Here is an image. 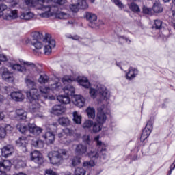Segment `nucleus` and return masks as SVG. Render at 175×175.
<instances>
[{
  "mask_svg": "<svg viewBox=\"0 0 175 175\" xmlns=\"http://www.w3.org/2000/svg\"><path fill=\"white\" fill-rule=\"evenodd\" d=\"M47 157L52 165H61L64 159L68 157V150L65 149H58L57 150L49 152Z\"/></svg>",
  "mask_w": 175,
  "mask_h": 175,
  "instance_id": "obj_3",
  "label": "nucleus"
},
{
  "mask_svg": "<svg viewBox=\"0 0 175 175\" xmlns=\"http://www.w3.org/2000/svg\"><path fill=\"white\" fill-rule=\"evenodd\" d=\"M51 113L55 116H59L62 113H65V107L61 105H56L53 107Z\"/></svg>",
  "mask_w": 175,
  "mask_h": 175,
  "instance_id": "obj_21",
  "label": "nucleus"
},
{
  "mask_svg": "<svg viewBox=\"0 0 175 175\" xmlns=\"http://www.w3.org/2000/svg\"><path fill=\"white\" fill-rule=\"evenodd\" d=\"M116 6H118V8L121 10L124 9V4L121 2V0H111Z\"/></svg>",
  "mask_w": 175,
  "mask_h": 175,
  "instance_id": "obj_51",
  "label": "nucleus"
},
{
  "mask_svg": "<svg viewBox=\"0 0 175 175\" xmlns=\"http://www.w3.org/2000/svg\"><path fill=\"white\" fill-rule=\"evenodd\" d=\"M4 15V18L9 20H14L18 17L17 14V10H12L10 8H8V5L1 3L0 4V17Z\"/></svg>",
  "mask_w": 175,
  "mask_h": 175,
  "instance_id": "obj_6",
  "label": "nucleus"
},
{
  "mask_svg": "<svg viewBox=\"0 0 175 175\" xmlns=\"http://www.w3.org/2000/svg\"><path fill=\"white\" fill-rule=\"evenodd\" d=\"M88 150V146H87V145L79 144L77 145L75 148V152L77 154V155H85V154H87Z\"/></svg>",
  "mask_w": 175,
  "mask_h": 175,
  "instance_id": "obj_17",
  "label": "nucleus"
},
{
  "mask_svg": "<svg viewBox=\"0 0 175 175\" xmlns=\"http://www.w3.org/2000/svg\"><path fill=\"white\" fill-rule=\"evenodd\" d=\"M64 131H63L62 133H59L57 134V136H58V137H59V139H61L62 137H64Z\"/></svg>",
  "mask_w": 175,
  "mask_h": 175,
  "instance_id": "obj_62",
  "label": "nucleus"
},
{
  "mask_svg": "<svg viewBox=\"0 0 175 175\" xmlns=\"http://www.w3.org/2000/svg\"><path fill=\"white\" fill-rule=\"evenodd\" d=\"M49 76L46 74H42L40 75V77L38 79V82L40 83V84H46V83H49Z\"/></svg>",
  "mask_w": 175,
  "mask_h": 175,
  "instance_id": "obj_34",
  "label": "nucleus"
},
{
  "mask_svg": "<svg viewBox=\"0 0 175 175\" xmlns=\"http://www.w3.org/2000/svg\"><path fill=\"white\" fill-rule=\"evenodd\" d=\"M94 125V122L92 120H86L83 124V127L85 129H88V128H91Z\"/></svg>",
  "mask_w": 175,
  "mask_h": 175,
  "instance_id": "obj_45",
  "label": "nucleus"
},
{
  "mask_svg": "<svg viewBox=\"0 0 175 175\" xmlns=\"http://www.w3.org/2000/svg\"><path fill=\"white\" fill-rule=\"evenodd\" d=\"M152 124H153L152 120H150L147 122L146 127L142 131V133L141 135V137H140L141 142H144L146 139H147V137H148V136L151 135V131H152Z\"/></svg>",
  "mask_w": 175,
  "mask_h": 175,
  "instance_id": "obj_10",
  "label": "nucleus"
},
{
  "mask_svg": "<svg viewBox=\"0 0 175 175\" xmlns=\"http://www.w3.org/2000/svg\"><path fill=\"white\" fill-rule=\"evenodd\" d=\"M81 8V5H79V3L77 4H71L70 5V10L72 13H77L79 12V9Z\"/></svg>",
  "mask_w": 175,
  "mask_h": 175,
  "instance_id": "obj_39",
  "label": "nucleus"
},
{
  "mask_svg": "<svg viewBox=\"0 0 175 175\" xmlns=\"http://www.w3.org/2000/svg\"><path fill=\"white\" fill-rule=\"evenodd\" d=\"M72 102L75 106H77V107H83L85 103V100L83 96L74 95Z\"/></svg>",
  "mask_w": 175,
  "mask_h": 175,
  "instance_id": "obj_14",
  "label": "nucleus"
},
{
  "mask_svg": "<svg viewBox=\"0 0 175 175\" xmlns=\"http://www.w3.org/2000/svg\"><path fill=\"white\" fill-rule=\"evenodd\" d=\"M10 68H12V70H16L17 72H20L21 73H24V72H27V67L30 68V69H33L34 70H37L38 68L35 64L31 62H24L21 61L20 64H10Z\"/></svg>",
  "mask_w": 175,
  "mask_h": 175,
  "instance_id": "obj_4",
  "label": "nucleus"
},
{
  "mask_svg": "<svg viewBox=\"0 0 175 175\" xmlns=\"http://www.w3.org/2000/svg\"><path fill=\"white\" fill-rule=\"evenodd\" d=\"M57 99L60 103H62L63 105H68V103H70V98H69V96H58L57 97Z\"/></svg>",
  "mask_w": 175,
  "mask_h": 175,
  "instance_id": "obj_28",
  "label": "nucleus"
},
{
  "mask_svg": "<svg viewBox=\"0 0 175 175\" xmlns=\"http://www.w3.org/2000/svg\"><path fill=\"white\" fill-rule=\"evenodd\" d=\"M75 175H85V170H84L83 168L77 167V168L75 169Z\"/></svg>",
  "mask_w": 175,
  "mask_h": 175,
  "instance_id": "obj_48",
  "label": "nucleus"
},
{
  "mask_svg": "<svg viewBox=\"0 0 175 175\" xmlns=\"http://www.w3.org/2000/svg\"><path fill=\"white\" fill-rule=\"evenodd\" d=\"M77 81H78L80 85L84 87V88H90V86L91 85L87 77H78Z\"/></svg>",
  "mask_w": 175,
  "mask_h": 175,
  "instance_id": "obj_23",
  "label": "nucleus"
},
{
  "mask_svg": "<svg viewBox=\"0 0 175 175\" xmlns=\"http://www.w3.org/2000/svg\"><path fill=\"white\" fill-rule=\"evenodd\" d=\"M142 12L144 14H148L149 16H152V9L144 6L142 8Z\"/></svg>",
  "mask_w": 175,
  "mask_h": 175,
  "instance_id": "obj_43",
  "label": "nucleus"
},
{
  "mask_svg": "<svg viewBox=\"0 0 175 175\" xmlns=\"http://www.w3.org/2000/svg\"><path fill=\"white\" fill-rule=\"evenodd\" d=\"M98 92H100V96L101 99L103 100H107L110 98V92L107 91L106 88L102 86L101 88H98Z\"/></svg>",
  "mask_w": 175,
  "mask_h": 175,
  "instance_id": "obj_20",
  "label": "nucleus"
},
{
  "mask_svg": "<svg viewBox=\"0 0 175 175\" xmlns=\"http://www.w3.org/2000/svg\"><path fill=\"white\" fill-rule=\"evenodd\" d=\"M5 118V115L3 113H0V121Z\"/></svg>",
  "mask_w": 175,
  "mask_h": 175,
  "instance_id": "obj_63",
  "label": "nucleus"
},
{
  "mask_svg": "<svg viewBox=\"0 0 175 175\" xmlns=\"http://www.w3.org/2000/svg\"><path fill=\"white\" fill-rule=\"evenodd\" d=\"M83 167H92V166H95V162L94 161L90 160V161H85L83 163Z\"/></svg>",
  "mask_w": 175,
  "mask_h": 175,
  "instance_id": "obj_47",
  "label": "nucleus"
},
{
  "mask_svg": "<svg viewBox=\"0 0 175 175\" xmlns=\"http://www.w3.org/2000/svg\"><path fill=\"white\" fill-rule=\"evenodd\" d=\"M88 155L91 159H96L97 158H99V154H98V152L96 151H91Z\"/></svg>",
  "mask_w": 175,
  "mask_h": 175,
  "instance_id": "obj_44",
  "label": "nucleus"
},
{
  "mask_svg": "<svg viewBox=\"0 0 175 175\" xmlns=\"http://www.w3.org/2000/svg\"><path fill=\"white\" fill-rule=\"evenodd\" d=\"M6 137V130L5 127L0 126V138L5 139Z\"/></svg>",
  "mask_w": 175,
  "mask_h": 175,
  "instance_id": "obj_50",
  "label": "nucleus"
},
{
  "mask_svg": "<svg viewBox=\"0 0 175 175\" xmlns=\"http://www.w3.org/2000/svg\"><path fill=\"white\" fill-rule=\"evenodd\" d=\"M139 73V71L137 69L130 67L129 68V72L126 74V79L127 80H132V79H135L136 76H137V74Z\"/></svg>",
  "mask_w": 175,
  "mask_h": 175,
  "instance_id": "obj_22",
  "label": "nucleus"
},
{
  "mask_svg": "<svg viewBox=\"0 0 175 175\" xmlns=\"http://www.w3.org/2000/svg\"><path fill=\"white\" fill-rule=\"evenodd\" d=\"M59 88V83H55L51 85L49 88H50L51 91H54L55 90H58Z\"/></svg>",
  "mask_w": 175,
  "mask_h": 175,
  "instance_id": "obj_54",
  "label": "nucleus"
},
{
  "mask_svg": "<svg viewBox=\"0 0 175 175\" xmlns=\"http://www.w3.org/2000/svg\"><path fill=\"white\" fill-rule=\"evenodd\" d=\"M20 18L21 20H31V18H33V13L31 12H22Z\"/></svg>",
  "mask_w": 175,
  "mask_h": 175,
  "instance_id": "obj_31",
  "label": "nucleus"
},
{
  "mask_svg": "<svg viewBox=\"0 0 175 175\" xmlns=\"http://www.w3.org/2000/svg\"><path fill=\"white\" fill-rule=\"evenodd\" d=\"M30 159L37 163V165H43V155L40 151L34 150L30 153Z\"/></svg>",
  "mask_w": 175,
  "mask_h": 175,
  "instance_id": "obj_11",
  "label": "nucleus"
},
{
  "mask_svg": "<svg viewBox=\"0 0 175 175\" xmlns=\"http://www.w3.org/2000/svg\"><path fill=\"white\" fill-rule=\"evenodd\" d=\"M40 91L41 94H44V99H49V100H54L55 97L54 96H49V94L51 91L50 88L46 86H41L40 87Z\"/></svg>",
  "mask_w": 175,
  "mask_h": 175,
  "instance_id": "obj_15",
  "label": "nucleus"
},
{
  "mask_svg": "<svg viewBox=\"0 0 175 175\" xmlns=\"http://www.w3.org/2000/svg\"><path fill=\"white\" fill-rule=\"evenodd\" d=\"M63 133H64V135H66V136H68L72 133V130H70V129L66 128L63 130Z\"/></svg>",
  "mask_w": 175,
  "mask_h": 175,
  "instance_id": "obj_56",
  "label": "nucleus"
},
{
  "mask_svg": "<svg viewBox=\"0 0 175 175\" xmlns=\"http://www.w3.org/2000/svg\"><path fill=\"white\" fill-rule=\"evenodd\" d=\"M81 162V160L79 157L76 156L72 159V166H77V165H80Z\"/></svg>",
  "mask_w": 175,
  "mask_h": 175,
  "instance_id": "obj_41",
  "label": "nucleus"
},
{
  "mask_svg": "<svg viewBox=\"0 0 175 175\" xmlns=\"http://www.w3.org/2000/svg\"><path fill=\"white\" fill-rule=\"evenodd\" d=\"M63 91L68 96H75V88L71 85H67L65 86Z\"/></svg>",
  "mask_w": 175,
  "mask_h": 175,
  "instance_id": "obj_24",
  "label": "nucleus"
},
{
  "mask_svg": "<svg viewBox=\"0 0 175 175\" xmlns=\"http://www.w3.org/2000/svg\"><path fill=\"white\" fill-rule=\"evenodd\" d=\"M10 96L13 100H15V102H23L24 100V94H23L21 91L12 92L10 93Z\"/></svg>",
  "mask_w": 175,
  "mask_h": 175,
  "instance_id": "obj_19",
  "label": "nucleus"
},
{
  "mask_svg": "<svg viewBox=\"0 0 175 175\" xmlns=\"http://www.w3.org/2000/svg\"><path fill=\"white\" fill-rule=\"evenodd\" d=\"M31 145L36 148H42L44 146V142H43L42 140L36 139V138H35L32 139Z\"/></svg>",
  "mask_w": 175,
  "mask_h": 175,
  "instance_id": "obj_29",
  "label": "nucleus"
},
{
  "mask_svg": "<svg viewBox=\"0 0 175 175\" xmlns=\"http://www.w3.org/2000/svg\"><path fill=\"white\" fill-rule=\"evenodd\" d=\"M55 3H57V5H65L67 2L66 0H53Z\"/></svg>",
  "mask_w": 175,
  "mask_h": 175,
  "instance_id": "obj_55",
  "label": "nucleus"
},
{
  "mask_svg": "<svg viewBox=\"0 0 175 175\" xmlns=\"http://www.w3.org/2000/svg\"><path fill=\"white\" fill-rule=\"evenodd\" d=\"M0 75L5 81L7 83H13L14 81V76L13 72L9 71L8 68L2 66L0 68Z\"/></svg>",
  "mask_w": 175,
  "mask_h": 175,
  "instance_id": "obj_8",
  "label": "nucleus"
},
{
  "mask_svg": "<svg viewBox=\"0 0 175 175\" xmlns=\"http://www.w3.org/2000/svg\"><path fill=\"white\" fill-rule=\"evenodd\" d=\"M102 126L103 124H100V123H98V122L93 124V132L94 133L100 132V131H102Z\"/></svg>",
  "mask_w": 175,
  "mask_h": 175,
  "instance_id": "obj_40",
  "label": "nucleus"
},
{
  "mask_svg": "<svg viewBox=\"0 0 175 175\" xmlns=\"http://www.w3.org/2000/svg\"><path fill=\"white\" fill-rule=\"evenodd\" d=\"M14 152V148L12 145L5 146L1 149V155L5 157V158H8V157L12 155Z\"/></svg>",
  "mask_w": 175,
  "mask_h": 175,
  "instance_id": "obj_16",
  "label": "nucleus"
},
{
  "mask_svg": "<svg viewBox=\"0 0 175 175\" xmlns=\"http://www.w3.org/2000/svg\"><path fill=\"white\" fill-rule=\"evenodd\" d=\"M59 125H62V126H68V125H70V120H69V118L62 117L59 118L58 120Z\"/></svg>",
  "mask_w": 175,
  "mask_h": 175,
  "instance_id": "obj_33",
  "label": "nucleus"
},
{
  "mask_svg": "<svg viewBox=\"0 0 175 175\" xmlns=\"http://www.w3.org/2000/svg\"><path fill=\"white\" fill-rule=\"evenodd\" d=\"M27 87L30 90L27 92V96L31 103V109L33 113L38 111L40 109V104H39V94H38V86L35 81L25 79V80Z\"/></svg>",
  "mask_w": 175,
  "mask_h": 175,
  "instance_id": "obj_2",
  "label": "nucleus"
},
{
  "mask_svg": "<svg viewBox=\"0 0 175 175\" xmlns=\"http://www.w3.org/2000/svg\"><path fill=\"white\" fill-rule=\"evenodd\" d=\"M89 92H90V96H92L93 98H96V94H97L96 90L94 88H90Z\"/></svg>",
  "mask_w": 175,
  "mask_h": 175,
  "instance_id": "obj_52",
  "label": "nucleus"
},
{
  "mask_svg": "<svg viewBox=\"0 0 175 175\" xmlns=\"http://www.w3.org/2000/svg\"><path fill=\"white\" fill-rule=\"evenodd\" d=\"M73 116V121L75 124H81V116L77 113V111H75L72 113Z\"/></svg>",
  "mask_w": 175,
  "mask_h": 175,
  "instance_id": "obj_35",
  "label": "nucleus"
},
{
  "mask_svg": "<svg viewBox=\"0 0 175 175\" xmlns=\"http://www.w3.org/2000/svg\"><path fill=\"white\" fill-rule=\"evenodd\" d=\"M152 10L154 13H161L163 10L162 6L159 3H154L152 7Z\"/></svg>",
  "mask_w": 175,
  "mask_h": 175,
  "instance_id": "obj_37",
  "label": "nucleus"
},
{
  "mask_svg": "<svg viewBox=\"0 0 175 175\" xmlns=\"http://www.w3.org/2000/svg\"><path fill=\"white\" fill-rule=\"evenodd\" d=\"M129 9L133 12V13H140V7L135 2H131L130 4H128Z\"/></svg>",
  "mask_w": 175,
  "mask_h": 175,
  "instance_id": "obj_30",
  "label": "nucleus"
},
{
  "mask_svg": "<svg viewBox=\"0 0 175 175\" xmlns=\"http://www.w3.org/2000/svg\"><path fill=\"white\" fill-rule=\"evenodd\" d=\"M73 80L75 79L72 77L66 75L62 78V81L64 84H66V83H72Z\"/></svg>",
  "mask_w": 175,
  "mask_h": 175,
  "instance_id": "obj_42",
  "label": "nucleus"
},
{
  "mask_svg": "<svg viewBox=\"0 0 175 175\" xmlns=\"http://www.w3.org/2000/svg\"><path fill=\"white\" fill-rule=\"evenodd\" d=\"M83 142L84 143H86V144H90V135L84 136L83 137Z\"/></svg>",
  "mask_w": 175,
  "mask_h": 175,
  "instance_id": "obj_59",
  "label": "nucleus"
},
{
  "mask_svg": "<svg viewBox=\"0 0 175 175\" xmlns=\"http://www.w3.org/2000/svg\"><path fill=\"white\" fill-rule=\"evenodd\" d=\"M12 168V162L9 160H4L0 162V175H8L6 172H9Z\"/></svg>",
  "mask_w": 175,
  "mask_h": 175,
  "instance_id": "obj_12",
  "label": "nucleus"
},
{
  "mask_svg": "<svg viewBox=\"0 0 175 175\" xmlns=\"http://www.w3.org/2000/svg\"><path fill=\"white\" fill-rule=\"evenodd\" d=\"M28 137H29V135L27 137H21L16 142V145L18 147H27V144H28Z\"/></svg>",
  "mask_w": 175,
  "mask_h": 175,
  "instance_id": "obj_25",
  "label": "nucleus"
},
{
  "mask_svg": "<svg viewBox=\"0 0 175 175\" xmlns=\"http://www.w3.org/2000/svg\"><path fill=\"white\" fill-rule=\"evenodd\" d=\"M44 2H46L45 0H38V3L40 5V7L38 8V10L41 12L38 13L40 17H42V18H49V17H51V14L54 13L55 14L56 18H59L60 20H67V18L70 17L68 14L65 12H58V6H57V5L44 6L43 5Z\"/></svg>",
  "mask_w": 175,
  "mask_h": 175,
  "instance_id": "obj_1",
  "label": "nucleus"
},
{
  "mask_svg": "<svg viewBox=\"0 0 175 175\" xmlns=\"http://www.w3.org/2000/svg\"><path fill=\"white\" fill-rule=\"evenodd\" d=\"M120 39H123V40H125L126 43H131V40H129L127 38H125L124 36L120 37Z\"/></svg>",
  "mask_w": 175,
  "mask_h": 175,
  "instance_id": "obj_61",
  "label": "nucleus"
},
{
  "mask_svg": "<svg viewBox=\"0 0 175 175\" xmlns=\"http://www.w3.org/2000/svg\"><path fill=\"white\" fill-rule=\"evenodd\" d=\"M43 42L44 43H46L44 48V53L46 54V55H49V54L51 53V49L55 47V40L51 39L50 34H46Z\"/></svg>",
  "mask_w": 175,
  "mask_h": 175,
  "instance_id": "obj_7",
  "label": "nucleus"
},
{
  "mask_svg": "<svg viewBox=\"0 0 175 175\" xmlns=\"http://www.w3.org/2000/svg\"><path fill=\"white\" fill-rule=\"evenodd\" d=\"M14 175H27V174L23 173V172H19L18 174H15Z\"/></svg>",
  "mask_w": 175,
  "mask_h": 175,
  "instance_id": "obj_64",
  "label": "nucleus"
},
{
  "mask_svg": "<svg viewBox=\"0 0 175 175\" xmlns=\"http://www.w3.org/2000/svg\"><path fill=\"white\" fill-rule=\"evenodd\" d=\"M5 130V133L7 132H12V131H13V127H12V126L8 124L5 128H4Z\"/></svg>",
  "mask_w": 175,
  "mask_h": 175,
  "instance_id": "obj_60",
  "label": "nucleus"
},
{
  "mask_svg": "<svg viewBox=\"0 0 175 175\" xmlns=\"http://www.w3.org/2000/svg\"><path fill=\"white\" fill-rule=\"evenodd\" d=\"M16 128L18 131L21 132L23 134L27 133L28 132V128L24 124H17Z\"/></svg>",
  "mask_w": 175,
  "mask_h": 175,
  "instance_id": "obj_38",
  "label": "nucleus"
},
{
  "mask_svg": "<svg viewBox=\"0 0 175 175\" xmlns=\"http://www.w3.org/2000/svg\"><path fill=\"white\" fill-rule=\"evenodd\" d=\"M0 61L3 62L8 61V57L3 54H0Z\"/></svg>",
  "mask_w": 175,
  "mask_h": 175,
  "instance_id": "obj_57",
  "label": "nucleus"
},
{
  "mask_svg": "<svg viewBox=\"0 0 175 175\" xmlns=\"http://www.w3.org/2000/svg\"><path fill=\"white\" fill-rule=\"evenodd\" d=\"M86 113L89 118H92V120L95 118V109L88 107V109H86Z\"/></svg>",
  "mask_w": 175,
  "mask_h": 175,
  "instance_id": "obj_36",
  "label": "nucleus"
},
{
  "mask_svg": "<svg viewBox=\"0 0 175 175\" xmlns=\"http://www.w3.org/2000/svg\"><path fill=\"white\" fill-rule=\"evenodd\" d=\"M78 5H81V9L88 8V3H87V0H81V2H79Z\"/></svg>",
  "mask_w": 175,
  "mask_h": 175,
  "instance_id": "obj_49",
  "label": "nucleus"
},
{
  "mask_svg": "<svg viewBox=\"0 0 175 175\" xmlns=\"http://www.w3.org/2000/svg\"><path fill=\"white\" fill-rule=\"evenodd\" d=\"M28 128L29 132H30V133H32V135H34V136H38L42 133V128L38 127V126H36V124L33 123H29Z\"/></svg>",
  "mask_w": 175,
  "mask_h": 175,
  "instance_id": "obj_13",
  "label": "nucleus"
},
{
  "mask_svg": "<svg viewBox=\"0 0 175 175\" xmlns=\"http://www.w3.org/2000/svg\"><path fill=\"white\" fill-rule=\"evenodd\" d=\"M107 120V113H106V109L105 105H101L98 108V113L96 117V121L98 124L103 125Z\"/></svg>",
  "mask_w": 175,
  "mask_h": 175,
  "instance_id": "obj_9",
  "label": "nucleus"
},
{
  "mask_svg": "<svg viewBox=\"0 0 175 175\" xmlns=\"http://www.w3.org/2000/svg\"><path fill=\"white\" fill-rule=\"evenodd\" d=\"M16 113L17 115V118H19L20 120H25V118H27V112H25L24 109H17Z\"/></svg>",
  "mask_w": 175,
  "mask_h": 175,
  "instance_id": "obj_32",
  "label": "nucleus"
},
{
  "mask_svg": "<svg viewBox=\"0 0 175 175\" xmlns=\"http://www.w3.org/2000/svg\"><path fill=\"white\" fill-rule=\"evenodd\" d=\"M45 174H47V175H58V174H57V172H54L51 169H46L45 170Z\"/></svg>",
  "mask_w": 175,
  "mask_h": 175,
  "instance_id": "obj_53",
  "label": "nucleus"
},
{
  "mask_svg": "<svg viewBox=\"0 0 175 175\" xmlns=\"http://www.w3.org/2000/svg\"><path fill=\"white\" fill-rule=\"evenodd\" d=\"M42 38H43V34L40 33L39 31L31 33V37L29 39V42L36 49H33L34 54L38 53V50H40V49L43 47V44H42V42H40Z\"/></svg>",
  "mask_w": 175,
  "mask_h": 175,
  "instance_id": "obj_5",
  "label": "nucleus"
},
{
  "mask_svg": "<svg viewBox=\"0 0 175 175\" xmlns=\"http://www.w3.org/2000/svg\"><path fill=\"white\" fill-rule=\"evenodd\" d=\"M43 139L48 144H53L55 140V135L51 131H47L42 135Z\"/></svg>",
  "mask_w": 175,
  "mask_h": 175,
  "instance_id": "obj_18",
  "label": "nucleus"
},
{
  "mask_svg": "<svg viewBox=\"0 0 175 175\" xmlns=\"http://www.w3.org/2000/svg\"><path fill=\"white\" fill-rule=\"evenodd\" d=\"M95 140L97 141V146L101 147L100 152L102 153L103 159H106V146H105V144L102 143V141H99V136L95 137Z\"/></svg>",
  "mask_w": 175,
  "mask_h": 175,
  "instance_id": "obj_26",
  "label": "nucleus"
},
{
  "mask_svg": "<svg viewBox=\"0 0 175 175\" xmlns=\"http://www.w3.org/2000/svg\"><path fill=\"white\" fill-rule=\"evenodd\" d=\"M153 28H155L156 29H162V21L159 20H155Z\"/></svg>",
  "mask_w": 175,
  "mask_h": 175,
  "instance_id": "obj_46",
  "label": "nucleus"
},
{
  "mask_svg": "<svg viewBox=\"0 0 175 175\" xmlns=\"http://www.w3.org/2000/svg\"><path fill=\"white\" fill-rule=\"evenodd\" d=\"M25 3L27 6H33V0H25Z\"/></svg>",
  "mask_w": 175,
  "mask_h": 175,
  "instance_id": "obj_58",
  "label": "nucleus"
},
{
  "mask_svg": "<svg viewBox=\"0 0 175 175\" xmlns=\"http://www.w3.org/2000/svg\"><path fill=\"white\" fill-rule=\"evenodd\" d=\"M86 20L90 21V24H94L95 21L98 20V16L95 14L91 12H87L85 15Z\"/></svg>",
  "mask_w": 175,
  "mask_h": 175,
  "instance_id": "obj_27",
  "label": "nucleus"
}]
</instances>
